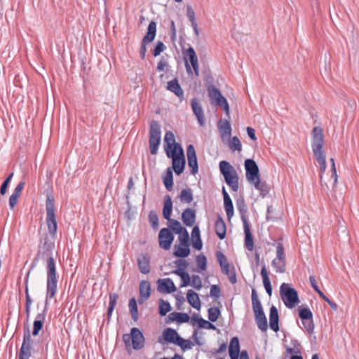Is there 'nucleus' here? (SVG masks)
<instances>
[{
    "label": "nucleus",
    "mask_w": 359,
    "mask_h": 359,
    "mask_svg": "<svg viewBox=\"0 0 359 359\" xmlns=\"http://www.w3.org/2000/svg\"><path fill=\"white\" fill-rule=\"evenodd\" d=\"M324 144V137L323 130L319 126H315L312 130L311 149L315 159L320 165V182L322 183V175L326 170V157L323 147Z\"/></svg>",
    "instance_id": "nucleus-1"
},
{
    "label": "nucleus",
    "mask_w": 359,
    "mask_h": 359,
    "mask_svg": "<svg viewBox=\"0 0 359 359\" xmlns=\"http://www.w3.org/2000/svg\"><path fill=\"white\" fill-rule=\"evenodd\" d=\"M47 282H46V297L47 299L55 297L57 290V276L56 266L53 257L47 259Z\"/></svg>",
    "instance_id": "nucleus-2"
},
{
    "label": "nucleus",
    "mask_w": 359,
    "mask_h": 359,
    "mask_svg": "<svg viewBox=\"0 0 359 359\" xmlns=\"http://www.w3.org/2000/svg\"><path fill=\"white\" fill-rule=\"evenodd\" d=\"M166 156L172 159V168L177 175H181L185 168L186 160L180 144H177L173 150L166 149Z\"/></svg>",
    "instance_id": "nucleus-3"
},
{
    "label": "nucleus",
    "mask_w": 359,
    "mask_h": 359,
    "mask_svg": "<svg viewBox=\"0 0 359 359\" xmlns=\"http://www.w3.org/2000/svg\"><path fill=\"white\" fill-rule=\"evenodd\" d=\"M219 168L226 184L230 187L233 191H238L239 188V178L235 168L226 161H220L219 163Z\"/></svg>",
    "instance_id": "nucleus-4"
},
{
    "label": "nucleus",
    "mask_w": 359,
    "mask_h": 359,
    "mask_svg": "<svg viewBox=\"0 0 359 359\" xmlns=\"http://www.w3.org/2000/svg\"><path fill=\"white\" fill-rule=\"evenodd\" d=\"M252 304L258 328L262 332H266L268 329L267 318L255 289L252 290Z\"/></svg>",
    "instance_id": "nucleus-5"
},
{
    "label": "nucleus",
    "mask_w": 359,
    "mask_h": 359,
    "mask_svg": "<svg viewBox=\"0 0 359 359\" xmlns=\"http://www.w3.org/2000/svg\"><path fill=\"white\" fill-rule=\"evenodd\" d=\"M46 224L48 226V232L51 237L54 238L57 233V224L55 214V201L54 198L50 195H48L46 197Z\"/></svg>",
    "instance_id": "nucleus-6"
},
{
    "label": "nucleus",
    "mask_w": 359,
    "mask_h": 359,
    "mask_svg": "<svg viewBox=\"0 0 359 359\" xmlns=\"http://www.w3.org/2000/svg\"><path fill=\"white\" fill-rule=\"evenodd\" d=\"M123 341L126 348L131 345L134 350H140L144 346V337L142 332L137 327H133L130 334L123 335Z\"/></svg>",
    "instance_id": "nucleus-7"
},
{
    "label": "nucleus",
    "mask_w": 359,
    "mask_h": 359,
    "mask_svg": "<svg viewBox=\"0 0 359 359\" xmlns=\"http://www.w3.org/2000/svg\"><path fill=\"white\" fill-rule=\"evenodd\" d=\"M281 299L288 309L294 308L299 302L297 291L287 283H283L280 287Z\"/></svg>",
    "instance_id": "nucleus-8"
},
{
    "label": "nucleus",
    "mask_w": 359,
    "mask_h": 359,
    "mask_svg": "<svg viewBox=\"0 0 359 359\" xmlns=\"http://www.w3.org/2000/svg\"><path fill=\"white\" fill-rule=\"evenodd\" d=\"M54 248V242L51 241L47 235L41 238L38 252L33 262L32 267H34L35 263L39 262L40 259L47 260L49 259L50 257H53V250Z\"/></svg>",
    "instance_id": "nucleus-9"
},
{
    "label": "nucleus",
    "mask_w": 359,
    "mask_h": 359,
    "mask_svg": "<svg viewBox=\"0 0 359 359\" xmlns=\"http://www.w3.org/2000/svg\"><path fill=\"white\" fill-rule=\"evenodd\" d=\"M208 95L213 100L214 104L220 107L229 117V105L227 100L222 95L220 90L213 85L207 86Z\"/></svg>",
    "instance_id": "nucleus-10"
},
{
    "label": "nucleus",
    "mask_w": 359,
    "mask_h": 359,
    "mask_svg": "<svg viewBox=\"0 0 359 359\" xmlns=\"http://www.w3.org/2000/svg\"><path fill=\"white\" fill-rule=\"evenodd\" d=\"M156 35V22L151 21L147 27L146 35L143 37L140 50V57L144 60L147 53V44L152 42Z\"/></svg>",
    "instance_id": "nucleus-11"
},
{
    "label": "nucleus",
    "mask_w": 359,
    "mask_h": 359,
    "mask_svg": "<svg viewBox=\"0 0 359 359\" xmlns=\"http://www.w3.org/2000/svg\"><path fill=\"white\" fill-rule=\"evenodd\" d=\"M183 54L184 55L185 59V67L187 73L191 74V68L189 64L188 63V61L187 60L186 57L189 58V60L191 63V65L194 69V72L195 73L196 76L199 75V66H198V57L196 55V53L195 52V50L193 47L188 48L185 51L183 52Z\"/></svg>",
    "instance_id": "nucleus-12"
},
{
    "label": "nucleus",
    "mask_w": 359,
    "mask_h": 359,
    "mask_svg": "<svg viewBox=\"0 0 359 359\" xmlns=\"http://www.w3.org/2000/svg\"><path fill=\"white\" fill-rule=\"evenodd\" d=\"M299 317L302 320V324L309 334L314 331L315 325L313 320V313L309 307L299 308Z\"/></svg>",
    "instance_id": "nucleus-13"
},
{
    "label": "nucleus",
    "mask_w": 359,
    "mask_h": 359,
    "mask_svg": "<svg viewBox=\"0 0 359 359\" xmlns=\"http://www.w3.org/2000/svg\"><path fill=\"white\" fill-rule=\"evenodd\" d=\"M159 247L165 250L170 249L175 236L169 227L162 228L158 233Z\"/></svg>",
    "instance_id": "nucleus-14"
},
{
    "label": "nucleus",
    "mask_w": 359,
    "mask_h": 359,
    "mask_svg": "<svg viewBox=\"0 0 359 359\" xmlns=\"http://www.w3.org/2000/svg\"><path fill=\"white\" fill-rule=\"evenodd\" d=\"M247 180L252 183L260 178L259 167L255 160L248 158L244 162Z\"/></svg>",
    "instance_id": "nucleus-15"
},
{
    "label": "nucleus",
    "mask_w": 359,
    "mask_h": 359,
    "mask_svg": "<svg viewBox=\"0 0 359 359\" xmlns=\"http://www.w3.org/2000/svg\"><path fill=\"white\" fill-rule=\"evenodd\" d=\"M48 299L46 298L45 306L41 313H39L35 318L33 323V329L32 334L34 337L39 335L40 331L43 327L44 321L46 320V313L48 311Z\"/></svg>",
    "instance_id": "nucleus-16"
},
{
    "label": "nucleus",
    "mask_w": 359,
    "mask_h": 359,
    "mask_svg": "<svg viewBox=\"0 0 359 359\" xmlns=\"http://www.w3.org/2000/svg\"><path fill=\"white\" fill-rule=\"evenodd\" d=\"M187 156L188 165L191 168V173L195 175L198 172V165L196 151L193 144H189L187 146Z\"/></svg>",
    "instance_id": "nucleus-17"
},
{
    "label": "nucleus",
    "mask_w": 359,
    "mask_h": 359,
    "mask_svg": "<svg viewBox=\"0 0 359 359\" xmlns=\"http://www.w3.org/2000/svg\"><path fill=\"white\" fill-rule=\"evenodd\" d=\"M191 106L193 113L196 116L199 125L201 126H203L205 125V118L203 109L199 102V100L196 97L191 99Z\"/></svg>",
    "instance_id": "nucleus-18"
},
{
    "label": "nucleus",
    "mask_w": 359,
    "mask_h": 359,
    "mask_svg": "<svg viewBox=\"0 0 359 359\" xmlns=\"http://www.w3.org/2000/svg\"><path fill=\"white\" fill-rule=\"evenodd\" d=\"M157 284L158 290L161 292L170 294L177 290L173 281L169 278L158 279Z\"/></svg>",
    "instance_id": "nucleus-19"
},
{
    "label": "nucleus",
    "mask_w": 359,
    "mask_h": 359,
    "mask_svg": "<svg viewBox=\"0 0 359 359\" xmlns=\"http://www.w3.org/2000/svg\"><path fill=\"white\" fill-rule=\"evenodd\" d=\"M162 337L165 343L176 345L181 337L179 335L176 330L168 327L163 331Z\"/></svg>",
    "instance_id": "nucleus-20"
},
{
    "label": "nucleus",
    "mask_w": 359,
    "mask_h": 359,
    "mask_svg": "<svg viewBox=\"0 0 359 359\" xmlns=\"http://www.w3.org/2000/svg\"><path fill=\"white\" fill-rule=\"evenodd\" d=\"M269 327L275 332L280 330L278 311L274 305H272L269 310Z\"/></svg>",
    "instance_id": "nucleus-21"
},
{
    "label": "nucleus",
    "mask_w": 359,
    "mask_h": 359,
    "mask_svg": "<svg viewBox=\"0 0 359 359\" xmlns=\"http://www.w3.org/2000/svg\"><path fill=\"white\" fill-rule=\"evenodd\" d=\"M151 294V285L149 281L142 280L140 283V297L138 303L143 304Z\"/></svg>",
    "instance_id": "nucleus-22"
},
{
    "label": "nucleus",
    "mask_w": 359,
    "mask_h": 359,
    "mask_svg": "<svg viewBox=\"0 0 359 359\" xmlns=\"http://www.w3.org/2000/svg\"><path fill=\"white\" fill-rule=\"evenodd\" d=\"M137 265L140 271L143 274L150 272V257L147 253L141 254L137 259Z\"/></svg>",
    "instance_id": "nucleus-23"
},
{
    "label": "nucleus",
    "mask_w": 359,
    "mask_h": 359,
    "mask_svg": "<svg viewBox=\"0 0 359 359\" xmlns=\"http://www.w3.org/2000/svg\"><path fill=\"white\" fill-rule=\"evenodd\" d=\"M167 89L173 93L180 100V101L184 100V91L181 88L177 79L175 78L168 81L167 83Z\"/></svg>",
    "instance_id": "nucleus-24"
},
{
    "label": "nucleus",
    "mask_w": 359,
    "mask_h": 359,
    "mask_svg": "<svg viewBox=\"0 0 359 359\" xmlns=\"http://www.w3.org/2000/svg\"><path fill=\"white\" fill-rule=\"evenodd\" d=\"M215 233L220 240H223L226 233V227L225 222L220 215H217L215 222Z\"/></svg>",
    "instance_id": "nucleus-25"
},
{
    "label": "nucleus",
    "mask_w": 359,
    "mask_h": 359,
    "mask_svg": "<svg viewBox=\"0 0 359 359\" xmlns=\"http://www.w3.org/2000/svg\"><path fill=\"white\" fill-rule=\"evenodd\" d=\"M196 211L187 208L182 213V219L187 226H192L196 221Z\"/></svg>",
    "instance_id": "nucleus-26"
},
{
    "label": "nucleus",
    "mask_w": 359,
    "mask_h": 359,
    "mask_svg": "<svg viewBox=\"0 0 359 359\" xmlns=\"http://www.w3.org/2000/svg\"><path fill=\"white\" fill-rule=\"evenodd\" d=\"M29 272L27 273V276L25 278V313L27 315V319L29 317L30 312H31V307L32 304V299L29 295V288H28V281H29Z\"/></svg>",
    "instance_id": "nucleus-27"
},
{
    "label": "nucleus",
    "mask_w": 359,
    "mask_h": 359,
    "mask_svg": "<svg viewBox=\"0 0 359 359\" xmlns=\"http://www.w3.org/2000/svg\"><path fill=\"white\" fill-rule=\"evenodd\" d=\"M187 299L189 304L195 309L199 310L201 306L198 294L193 290H189L187 292Z\"/></svg>",
    "instance_id": "nucleus-28"
},
{
    "label": "nucleus",
    "mask_w": 359,
    "mask_h": 359,
    "mask_svg": "<svg viewBox=\"0 0 359 359\" xmlns=\"http://www.w3.org/2000/svg\"><path fill=\"white\" fill-rule=\"evenodd\" d=\"M217 128L222 138L229 137L231 134V126L226 119H220L217 122Z\"/></svg>",
    "instance_id": "nucleus-29"
},
{
    "label": "nucleus",
    "mask_w": 359,
    "mask_h": 359,
    "mask_svg": "<svg viewBox=\"0 0 359 359\" xmlns=\"http://www.w3.org/2000/svg\"><path fill=\"white\" fill-rule=\"evenodd\" d=\"M172 201L170 196L165 195L163 198V216L166 220L171 219Z\"/></svg>",
    "instance_id": "nucleus-30"
},
{
    "label": "nucleus",
    "mask_w": 359,
    "mask_h": 359,
    "mask_svg": "<svg viewBox=\"0 0 359 359\" xmlns=\"http://www.w3.org/2000/svg\"><path fill=\"white\" fill-rule=\"evenodd\" d=\"M174 273L179 276L181 278L180 287H187L191 285V277L184 269L177 268L174 271Z\"/></svg>",
    "instance_id": "nucleus-31"
},
{
    "label": "nucleus",
    "mask_w": 359,
    "mask_h": 359,
    "mask_svg": "<svg viewBox=\"0 0 359 359\" xmlns=\"http://www.w3.org/2000/svg\"><path fill=\"white\" fill-rule=\"evenodd\" d=\"M236 208L241 215L243 224H250L247 219L248 210L243 198L236 201Z\"/></svg>",
    "instance_id": "nucleus-32"
},
{
    "label": "nucleus",
    "mask_w": 359,
    "mask_h": 359,
    "mask_svg": "<svg viewBox=\"0 0 359 359\" xmlns=\"http://www.w3.org/2000/svg\"><path fill=\"white\" fill-rule=\"evenodd\" d=\"M261 276H262V280H263V285L266 290V293L269 296H271L273 289H272L271 280L269 277L268 272H267L265 264L262 265V267L261 269Z\"/></svg>",
    "instance_id": "nucleus-33"
},
{
    "label": "nucleus",
    "mask_w": 359,
    "mask_h": 359,
    "mask_svg": "<svg viewBox=\"0 0 359 359\" xmlns=\"http://www.w3.org/2000/svg\"><path fill=\"white\" fill-rule=\"evenodd\" d=\"M190 247L187 245H175L173 255L179 258H186L190 255Z\"/></svg>",
    "instance_id": "nucleus-34"
},
{
    "label": "nucleus",
    "mask_w": 359,
    "mask_h": 359,
    "mask_svg": "<svg viewBox=\"0 0 359 359\" xmlns=\"http://www.w3.org/2000/svg\"><path fill=\"white\" fill-rule=\"evenodd\" d=\"M178 144L175 142V135L172 131H167L164 136V149L166 152L168 150H173L175 144Z\"/></svg>",
    "instance_id": "nucleus-35"
},
{
    "label": "nucleus",
    "mask_w": 359,
    "mask_h": 359,
    "mask_svg": "<svg viewBox=\"0 0 359 359\" xmlns=\"http://www.w3.org/2000/svg\"><path fill=\"white\" fill-rule=\"evenodd\" d=\"M244 233H245V248L252 251L254 248L253 236L250 231V224L243 225Z\"/></svg>",
    "instance_id": "nucleus-36"
},
{
    "label": "nucleus",
    "mask_w": 359,
    "mask_h": 359,
    "mask_svg": "<svg viewBox=\"0 0 359 359\" xmlns=\"http://www.w3.org/2000/svg\"><path fill=\"white\" fill-rule=\"evenodd\" d=\"M169 222V228L171 229L172 232L175 234H181L182 232L186 231L187 229L183 227L181 223L176 219H170L168 220Z\"/></svg>",
    "instance_id": "nucleus-37"
},
{
    "label": "nucleus",
    "mask_w": 359,
    "mask_h": 359,
    "mask_svg": "<svg viewBox=\"0 0 359 359\" xmlns=\"http://www.w3.org/2000/svg\"><path fill=\"white\" fill-rule=\"evenodd\" d=\"M251 184H253L255 188L260 192V195L262 197H264L268 194L269 191L268 185L265 182H262L260 178Z\"/></svg>",
    "instance_id": "nucleus-38"
},
{
    "label": "nucleus",
    "mask_w": 359,
    "mask_h": 359,
    "mask_svg": "<svg viewBox=\"0 0 359 359\" xmlns=\"http://www.w3.org/2000/svg\"><path fill=\"white\" fill-rule=\"evenodd\" d=\"M161 126L158 121H151L150 123V128H149V137L150 138H158L161 139Z\"/></svg>",
    "instance_id": "nucleus-39"
},
{
    "label": "nucleus",
    "mask_w": 359,
    "mask_h": 359,
    "mask_svg": "<svg viewBox=\"0 0 359 359\" xmlns=\"http://www.w3.org/2000/svg\"><path fill=\"white\" fill-rule=\"evenodd\" d=\"M163 184L168 191H171L173 186V175L171 168H168L163 178Z\"/></svg>",
    "instance_id": "nucleus-40"
},
{
    "label": "nucleus",
    "mask_w": 359,
    "mask_h": 359,
    "mask_svg": "<svg viewBox=\"0 0 359 359\" xmlns=\"http://www.w3.org/2000/svg\"><path fill=\"white\" fill-rule=\"evenodd\" d=\"M179 198L182 203L188 204L191 203L194 198L191 189L189 188L182 189L180 192Z\"/></svg>",
    "instance_id": "nucleus-41"
},
{
    "label": "nucleus",
    "mask_w": 359,
    "mask_h": 359,
    "mask_svg": "<svg viewBox=\"0 0 359 359\" xmlns=\"http://www.w3.org/2000/svg\"><path fill=\"white\" fill-rule=\"evenodd\" d=\"M118 298V295L116 293H110L109 295V306L107 309V316H108L109 320L111 318V314H112V313L114 310V308L116 305Z\"/></svg>",
    "instance_id": "nucleus-42"
},
{
    "label": "nucleus",
    "mask_w": 359,
    "mask_h": 359,
    "mask_svg": "<svg viewBox=\"0 0 359 359\" xmlns=\"http://www.w3.org/2000/svg\"><path fill=\"white\" fill-rule=\"evenodd\" d=\"M158 313L161 316H165L172 310V306L168 301L159 299Z\"/></svg>",
    "instance_id": "nucleus-43"
},
{
    "label": "nucleus",
    "mask_w": 359,
    "mask_h": 359,
    "mask_svg": "<svg viewBox=\"0 0 359 359\" xmlns=\"http://www.w3.org/2000/svg\"><path fill=\"white\" fill-rule=\"evenodd\" d=\"M128 306L132 319L137 321L138 320V308L135 298L133 297L130 299Z\"/></svg>",
    "instance_id": "nucleus-44"
},
{
    "label": "nucleus",
    "mask_w": 359,
    "mask_h": 359,
    "mask_svg": "<svg viewBox=\"0 0 359 359\" xmlns=\"http://www.w3.org/2000/svg\"><path fill=\"white\" fill-rule=\"evenodd\" d=\"M271 265L275 269L276 272L283 273L285 271L286 262L285 260L273 259Z\"/></svg>",
    "instance_id": "nucleus-45"
},
{
    "label": "nucleus",
    "mask_w": 359,
    "mask_h": 359,
    "mask_svg": "<svg viewBox=\"0 0 359 359\" xmlns=\"http://www.w3.org/2000/svg\"><path fill=\"white\" fill-rule=\"evenodd\" d=\"M220 310L217 306L210 307L208 310V319L210 322L215 323L220 316Z\"/></svg>",
    "instance_id": "nucleus-46"
},
{
    "label": "nucleus",
    "mask_w": 359,
    "mask_h": 359,
    "mask_svg": "<svg viewBox=\"0 0 359 359\" xmlns=\"http://www.w3.org/2000/svg\"><path fill=\"white\" fill-rule=\"evenodd\" d=\"M224 209L226 212V216L229 220H230L234 214L233 205L231 198L225 199L224 201Z\"/></svg>",
    "instance_id": "nucleus-47"
},
{
    "label": "nucleus",
    "mask_w": 359,
    "mask_h": 359,
    "mask_svg": "<svg viewBox=\"0 0 359 359\" xmlns=\"http://www.w3.org/2000/svg\"><path fill=\"white\" fill-rule=\"evenodd\" d=\"M31 356V346L22 344L19 353V359H29Z\"/></svg>",
    "instance_id": "nucleus-48"
},
{
    "label": "nucleus",
    "mask_w": 359,
    "mask_h": 359,
    "mask_svg": "<svg viewBox=\"0 0 359 359\" xmlns=\"http://www.w3.org/2000/svg\"><path fill=\"white\" fill-rule=\"evenodd\" d=\"M149 221L154 230H157L159 227L158 217L154 210H151L149 212Z\"/></svg>",
    "instance_id": "nucleus-49"
},
{
    "label": "nucleus",
    "mask_w": 359,
    "mask_h": 359,
    "mask_svg": "<svg viewBox=\"0 0 359 359\" xmlns=\"http://www.w3.org/2000/svg\"><path fill=\"white\" fill-rule=\"evenodd\" d=\"M161 143V139L158 138H150L149 137V149L150 153L152 155H155L157 154L158 147Z\"/></svg>",
    "instance_id": "nucleus-50"
},
{
    "label": "nucleus",
    "mask_w": 359,
    "mask_h": 359,
    "mask_svg": "<svg viewBox=\"0 0 359 359\" xmlns=\"http://www.w3.org/2000/svg\"><path fill=\"white\" fill-rule=\"evenodd\" d=\"M198 270L205 271L207 268V258L203 254H200L196 258Z\"/></svg>",
    "instance_id": "nucleus-51"
},
{
    "label": "nucleus",
    "mask_w": 359,
    "mask_h": 359,
    "mask_svg": "<svg viewBox=\"0 0 359 359\" xmlns=\"http://www.w3.org/2000/svg\"><path fill=\"white\" fill-rule=\"evenodd\" d=\"M176 345L179 346L183 351H185L191 349L194 344L189 339H184L181 337Z\"/></svg>",
    "instance_id": "nucleus-52"
},
{
    "label": "nucleus",
    "mask_w": 359,
    "mask_h": 359,
    "mask_svg": "<svg viewBox=\"0 0 359 359\" xmlns=\"http://www.w3.org/2000/svg\"><path fill=\"white\" fill-rule=\"evenodd\" d=\"M229 148L233 151H241L242 150V144L238 137L234 136L231 138L229 143Z\"/></svg>",
    "instance_id": "nucleus-53"
},
{
    "label": "nucleus",
    "mask_w": 359,
    "mask_h": 359,
    "mask_svg": "<svg viewBox=\"0 0 359 359\" xmlns=\"http://www.w3.org/2000/svg\"><path fill=\"white\" fill-rule=\"evenodd\" d=\"M229 352H240L239 339L237 337L231 338L229 343Z\"/></svg>",
    "instance_id": "nucleus-54"
},
{
    "label": "nucleus",
    "mask_w": 359,
    "mask_h": 359,
    "mask_svg": "<svg viewBox=\"0 0 359 359\" xmlns=\"http://www.w3.org/2000/svg\"><path fill=\"white\" fill-rule=\"evenodd\" d=\"M178 240L181 245H187L190 247L189 235L187 230H186V231L182 232L181 234H179Z\"/></svg>",
    "instance_id": "nucleus-55"
},
{
    "label": "nucleus",
    "mask_w": 359,
    "mask_h": 359,
    "mask_svg": "<svg viewBox=\"0 0 359 359\" xmlns=\"http://www.w3.org/2000/svg\"><path fill=\"white\" fill-rule=\"evenodd\" d=\"M176 316V322L179 324L187 323L189 321L190 317L186 313L177 312Z\"/></svg>",
    "instance_id": "nucleus-56"
},
{
    "label": "nucleus",
    "mask_w": 359,
    "mask_h": 359,
    "mask_svg": "<svg viewBox=\"0 0 359 359\" xmlns=\"http://www.w3.org/2000/svg\"><path fill=\"white\" fill-rule=\"evenodd\" d=\"M166 48L164 43L161 41H158L154 46V50H153V55L154 57H157Z\"/></svg>",
    "instance_id": "nucleus-57"
},
{
    "label": "nucleus",
    "mask_w": 359,
    "mask_h": 359,
    "mask_svg": "<svg viewBox=\"0 0 359 359\" xmlns=\"http://www.w3.org/2000/svg\"><path fill=\"white\" fill-rule=\"evenodd\" d=\"M191 283V286L197 290H200L203 287L201 279L197 275L192 276Z\"/></svg>",
    "instance_id": "nucleus-58"
},
{
    "label": "nucleus",
    "mask_w": 359,
    "mask_h": 359,
    "mask_svg": "<svg viewBox=\"0 0 359 359\" xmlns=\"http://www.w3.org/2000/svg\"><path fill=\"white\" fill-rule=\"evenodd\" d=\"M275 259L285 260L284 247L282 243L278 242L276 245V257Z\"/></svg>",
    "instance_id": "nucleus-59"
},
{
    "label": "nucleus",
    "mask_w": 359,
    "mask_h": 359,
    "mask_svg": "<svg viewBox=\"0 0 359 359\" xmlns=\"http://www.w3.org/2000/svg\"><path fill=\"white\" fill-rule=\"evenodd\" d=\"M13 177V173L12 172L3 182V183L0 187V194L1 195H4L6 193L7 188L8 187V184H9L11 180H12Z\"/></svg>",
    "instance_id": "nucleus-60"
},
{
    "label": "nucleus",
    "mask_w": 359,
    "mask_h": 359,
    "mask_svg": "<svg viewBox=\"0 0 359 359\" xmlns=\"http://www.w3.org/2000/svg\"><path fill=\"white\" fill-rule=\"evenodd\" d=\"M210 295L211 297L217 299L221 295V290L219 285H212L210 287Z\"/></svg>",
    "instance_id": "nucleus-61"
},
{
    "label": "nucleus",
    "mask_w": 359,
    "mask_h": 359,
    "mask_svg": "<svg viewBox=\"0 0 359 359\" xmlns=\"http://www.w3.org/2000/svg\"><path fill=\"white\" fill-rule=\"evenodd\" d=\"M187 15L191 25L197 23L196 20L195 12L191 6H187Z\"/></svg>",
    "instance_id": "nucleus-62"
},
{
    "label": "nucleus",
    "mask_w": 359,
    "mask_h": 359,
    "mask_svg": "<svg viewBox=\"0 0 359 359\" xmlns=\"http://www.w3.org/2000/svg\"><path fill=\"white\" fill-rule=\"evenodd\" d=\"M318 295L330 306L332 310L335 311L337 310V304L334 302L331 301L326 295H325V294L323 292Z\"/></svg>",
    "instance_id": "nucleus-63"
},
{
    "label": "nucleus",
    "mask_w": 359,
    "mask_h": 359,
    "mask_svg": "<svg viewBox=\"0 0 359 359\" xmlns=\"http://www.w3.org/2000/svg\"><path fill=\"white\" fill-rule=\"evenodd\" d=\"M31 343H32L31 334H30L29 328L27 327V329L25 330V331H24L22 344H25V345H30L31 346Z\"/></svg>",
    "instance_id": "nucleus-64"
}]
</instances>
